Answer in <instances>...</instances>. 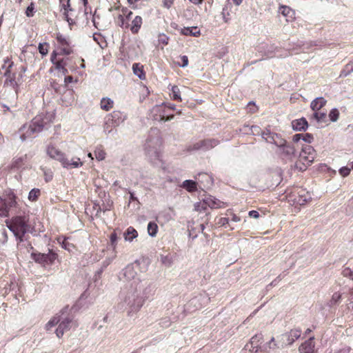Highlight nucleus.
Listing matches in <instances>:
<instances>
[{
  "label": "nucleus",
  "instance_id": "nucleus-22",
  "mask_svg": "<svg viewBox=\"0 0 353 353\" xmlns=\"http://www.w3.org/2000/svg\"><path fill=\"white\" fill-rule=\"evenodd\" d=\"M292 128L296 131L305 130L307 128V121L305 118L296 119L292 122Z\"/></svg>",
  "mask_w": 353,
  "mask_h": 353
},
{
  "label": "nucleus",
  "instance_id": "nucleus-8",
  "mask_svg": "<svg viewBox=\"0 0 353 353\" xmlns=\"http://www.w3.org/2000/svg\"><path fill=\"white\" fill-rule=\"evenodd\" d=\"M121 122H123V119L120 118V112L116 111L113 112L105 117L103 126L104 132L105 133H110L112 130L118 126Z\"/></svg>",
  "mask_w": 353,
  "mask_h": 353
},
{
  "label": "nucleus",
  "instance_id": "nucleus-49",
  "mask_svg": "<svg viewBox=\"0 0 353 353\" xmlns=\"http://www.w3.org/2000/svg\"><path fill=\"white\" fill-rule=\"evenodd\" d=\"M159 42L166 45L168 42V37L164 34H161L159 35Z\"/></svg>",
  "mask_w": 353,
  "mask_h": 353
},
{
  "label": "nucleus",
  "instance_id": "nucleus-11",
  "mask_svg": "<svg viewBox=\"0 0 353 353\" xmlns=\"http://www.w3.org/2000/svg\"><path fill=\"white\" fill-rule=\"evenodd\" d=\"M57 255L55 253L50 252L48 254H39L34 258L35 261L46 265H52L57 259Z\"/></svg>",
  "mask_w": 353,
  "mask_h": 353
},
{
  "label": "nucleus",
  "instance_id": "nucleus-2",
  "mask_svg": "<svg viewBox=\"0 0 353 353\" xmlns=\"http://www.w3.org/2000/svg\"><path fill=\"white\" fill-rule=\"evenodd\" d=\"M48 117L43 114L37 115L30 123L29 125H24L20 130L22 132L20 138L22 141L31 138L40 132L50 122Z\"/></svg>",
  "mask_w": 353,
  "mask_h": 353
},
{
  "label": "nucleus",
  "instance_id": "nucleus-27",
  "mask_svg": "<svg viewBox=\"0 0 353 353\" xmlns=\"http://www.w3.org/2000/svg\"><path fill=\"white\" fill-rule=\"evenodd\" d=\"M114 101L110 98L104 97L101 100V108L105 111H109L113 108Z\"/></svg>",
  "mask_w": 353,
  "mask_h": 353
},
{
  "label": "nucleus",
  "instance_id": "nucleus-59",
  "mask_svg": "<svg viewBox=\"0 0 353 353\" xmlns=\"http://www.w3.org/2000/svg\"><path fill=\"white\" fill-rule=\"evenodd\" d=\"M59 72H61L63 75H65L68 73V70L66 67L63 68Z\"/></svg>",
  "mask_w": 353,
  "mask_h": 353
},
{
  "label": "nucleus",
  "instance_id": "nucleus-51",
  "mask_svg": "<svg viewBox=\"0 0 353 353\" xmlns=\"http://www.w3.org/2000/svg\"><path fill=\"white\" fill-rule=\"evenodd\" d=\"M249 216L250 217L257 219L259 216V213L256 210H251L249 212Z\"/></svg>",
  "mask_w": 353,
  "mask_h": 353
},
{
  "label": "nucleus",
  "instance_id": "nucleus-7",
  "mask_svg": "<svg viewBox=\"0 0 353 353\" xmlns=\"http://www.w3.org/2000/svg\"><path fill=\"white\" fill-rule=\"evenodd\" d=\"M300 147H297L294 142L293 143H288L283 139L282 145L278 147V152L281 156L292 160L297 157V150Z\"/></svg>",
  "mask_w": 353,
  "mask_h": 353
},
{
  "label": "nucleus",
  "instance_id": "nucleus-5",
  "mask_svg": "<svg viewBox=\"0 0 353 353\" xmlns=\"http://www.w3.org/2000/svg\"><path fill=\"white\" fill-rule=\"evenodd\" d=\"M160 145L161 141L158 138L148 140L145 145L146 154L154 165L161 162Z\"/></svg>",
  "mask_w": 353,
  "mask_h": 353
},
{
  "label": "nucleus",
  "instance_id": "nucleus-20",
  "mask_svg": "<svg viewBox=\"0 0 353 353\" xmlns=\"http://www.w3.org/2000/svg\"><path fill=\"white\" fill-rule=\"evenodd\" d=\"M68 310L67 307L63 309L60 313L57 314L54 316L46 324L45 328L47 331L50 330L53 327L59 324L61 320V316H63L65 312Z\"/></svg>",
  "mask_w": 353,
  "mask_h": 353
},
{
  "label": "nucleus",
  "instance_id": "nucleus-26",
  "mask_svg": "<svg viewBox=\"0 0 353 353\" xmlns=\"http://www.w3.org/2000/svg\"><path fill=\"white\" fill-rule=\"evenodd\" d=\"M143 23L142 18L140 16H136L130 25V30L133 34H137L139 31Z\"/></svg>",
  "mask_w": 353,
  "mask_h": 353
},
{
  "label": "nucleus",
  "instance_id": "nucleus-52",
  "mask_svg": "<svg viewBox=\"0 0 353 353\" xmlns=\"http://www.w3.org/2000/svg\"><path fill=\"white\" fill-rule=\"evenodd\" d=\"M173 3L172 0H164L163 6L166 8H170Z\"/></svg>",
  "mask_w": 353,
  "mask_h": 353
},
{
  "label": "nucleus",
  "instance_id": "nucleus-45",
  "mask_svg": "<svg viewBox=\"0 0 353 353\" xmlns=\"http://www.w3.org/2000/svg\"><path fill=\"white\" fill-rule=\"evenodd\" d=\"M341 295L339 292H335L333 294L332 299L330 300V305H333L336 304L339 300L341 299Z\"/></svg>",
  "mask_w": 353,
  "mask_h": 353
},
{
  "label": "nucleus",
  "instance_id": "nucleus-50",
  "mask_svg": "<svg viewBox=\"0 0 353 353\" xmlns=\"http://www.w3.org/2000/svg\"><path fill=\"white\" fill-rule=\"evenodd\" d=\"M62 247L65 249V250H68V251H71L72 249L70 247H72V245H70V243L68 242L67 239H65L63 243H62Z\"/></svg>",
  "mask_w": 353,
  "mask_h": 353
},
{
  "label": "nucleus",
  "instance_id": "nucleus-43",
  "mask_svg": "<svg viewBox=\"0 0 353 353\" xmlns=\"http://www.w3.org/2000/svg\"><path fill=\"white\" fill-rule=\"evenodd\" d=\"M48 43H39V52L43 55V56H45L48 54Z\"/></svg>",
  "mask_w": 353,
  "mask_h": 353
},
{
  "label": "nucleus",
  "instance_id": "nucleus-36",
  "mask_svg": "<svg viewBox=\"0 0 353 353\" xmlns=\"http://www.w3.org/2000/svg\"><path fill=\"white\" fill-rule=\"evenodd\" d=\"M351 72H353V61L347 63L345 68L341 71L340 76L341 77H347Z\"/></svg>",
  "mask_w": 353,
  "mask_h": 353
},
{
  "label": "nucleus",
  "instance_id": "nucleus-24",
  "mask_svg": "<svg viewBox=\"0 0 353 353\" xmlns=\"http://www.w3.org/2000/svg\"><path fill=\"white\" fill-rule=\"evenodd\" d=\"M138 236L137 231L133 227H128L123 232V238L125 241L132 242Z\"/></svg>",
  "mask_w": 353,
  "mask_h": 353
},
{
  "label": "nucleus",
  "instance_id": "nucleus-32",
  "mask_svg": "<svg viewBox=\"0 0 353 353\" xmlns=\"http://www.w3.org/2000/svg\"><path fill=\"white\" fill-rule=\"evenodd\" d=\"M147 230H148V233L149 236H150L152 237H154V236H156L157 232H158V225L154 222H150L148 224Z\"/></svg>",
  "mask_w": 353,
  "mask_h": 353
},
{
  "label": "nucleus",
  "instance_id": "nucleus-30",
  "mask_svg": "<svg viewBox=\"0 0 353 353\" xmlns=\"http://www.w3.org/2000/svg\"><path fill=\"white\" fill-rule=\"evenodd\" d=\"M182 187L190 192L197 190L196 183L192 180H185L183 182Z\"/></svg>",
  "mask_w": 353,
  "mask_h": 353
},
{
  "label": "nucleus",
  "instance_id": "nucleus-61",
  "mask_svg": "<svg viewBox=\"0 0 353 353\" xmlns=\"http://www.w3.org/2000/svg\"><path fill=\"white\" fill-rule=\"evenodd\" d=\"M192 3L194 4H200L202 3L203 0H190Z\"/></svg>",
  "mask_w": 353,
  "mask_h": 353
},
{
  "label": "nucleus",
  "instance_id": "nucleus-62",
  "mask_svg": "<svg viewBox=\"0 0 353 353\" xmlns=\"http://www.w3.org/2000/svg\"><path fill=\"white\" fill-rule=\"evenodd\" d=\"M236 6H239L242 3V0H232Z\"/></svg>",
  "mask_w": 353,
  "mask_h": 353
},
{
  "label": "nucleus",
  "instance_id": "nucleus-1",
  "mask_svg": "<svg viewBox=\"0 0 353 353\" xmlns=\"http://www.w3.org/2000/svg\"><path fill=\"white\" fill-rule=\"evenodd\" d=\"M148 285L141 279L126 286V291L122 297V303L125 305L128 316H133L142 307L145 299L148 297L146 292Z\"/></svg>",
  "mask_w": 353,
  "mask_h": 353
},
{
  "label": "nucleus",
  "instance_id": "nucleus-4",
  "mask_svg": "<svg viewBox=\"0 0 353 353\" xmlns=\"http://www.w3.org/2000/svg\"><path fill=\"white\" fill-rule=\"evenodd\" d=\"M47 153L52 159L59 161L63 168H79L83 165L79 158H73L70 161L65 157L64 153L53 145L48 147Z\"/></svg>",
  "mask_w": 353,
  "mask_h": 353
},
{
  "label": "nucleus",
  "instance_id": "nucleus-33",
  "mask_svg": "<svg viewBox=\"0 0 353 353\" xmlns=\"http://www.w3.org/2000/svg\"><path fill=\"white\" fill-rule=\"evenodd\" d=\"M279 12L283 16L292 18L294 15V11L288 6H282L279 8Z\"/></svg>",
  "mask_w": 353,
  "mask_h": 353
},
{
  "label": "nucleus",
  "instance_id": "nucleus-53",
  "mask_svg": "<svg viewBox=\"0 0 353 353\" xmlns=\"http://www.w3.org/2000/svg\"><path fill=\"white\" fill-rule=\"evenodd\" d=\"M228 218L223 217L220 219L219 223L221 224V225H225V224H228Z\"/></svg>",
  "mask_w": 353,
  "mask_h": 353
},
{
  "label": "nucleus",
  "instance_id": "nucleus-31",
  "mask_svg": "<svg viewBox=\"0 0 353 353\" xmlns=\"http://www.w3.org/2000/svg\"><path fill=\"white\" fill-rule=\"evenodd\" d=\"M132 70L135 75H137L140 79H145V73L143 70V65L139 63H134L132 65Z\"/></svg>",
  "mask_w": 353,
  "mask_h": 353
},
{
  "label": "nucleus",
  "instance_id": "nucleus-6",
  "mask_svg": "<svg viewBox=\"0 0 353 353\" xmlns=\"http://www.w3.org/2000/svg\"><path fill=\"white\" fill-rule=\"evenodd\" d=\"M6 62L5 64H6ZM8 66L6 70L4 75L6 77V83H9L11 86L13 88H17L20 85L23 81V76L26 72V68L23 66H20L17 71L12 73L11 68L12 67L13 63L8 61Z\"/></svg>",
  "mask_w": 353,
  "mask_h": 353
},
{
  "label": "nucleus",
  "instance_id": "nucleus-40",
  "mask_svg": "<svg viewBox=\"0 0 353 353\" xmlns=\"http://www.w3.org/2000/svg\"><path fill=\"white\" fill-rule=\"evenodd\" d=\"M330 120L332 122H336L339 117V112L336 108H333L329 113Z\"/></svg>",
  "mask_w": 353,
  "mask_h": 353
},
{
  "label": "nucleus",
  "instance_id": "nucleus-38",
  "mask_svg": "<svg viewBox=\"0 0 353 353\" xmlns=\"http://www.w3.org/2000/svg\"><path fill=\"white\" fill-rule=\"evenodd\" d=\"M172 98L174 100L181 101V92L178 86L173 85L171 89Z\"/></svg>",
  "mask_w": 353,
  "mask_h": 353
},
{
  "label": "nucleus",
  "instance_id": "nucleus-63",
  "mask_svg": "<svg viewBox=\"0 0 353 353\" xmlns=\"http://www.w3.org/2000/svg\"><path fill=\"white\" fill-rule=\"evenodd\" d=\"M132 14V12L131 11H129L127 14H126V19L127 20H129L130 19V17L131 15Z\"/></svg>",
  "mask_w": 353,
  "mask_h": 353
},
{
  "label": "nucleus",
  "instance_id": "nucleus-12",
  "mask_svg": "<svg viewBox=\"0 0 353 353\" xmlns=\"http://www.w3.org/2000/svg\"><path fill=\"white\" fill-rule=\"evenodd\" d=\"M301 334L299 329H293L289 333L281 335L280 338L285 342V345H290L301 336Z\"/></svg>",
  "mask_w": 353,
  "mask_h": 353
},
{
  "label": "nucleus",
  "instance_id": "nucleus-58",
  "mask_svg": "<svg viewBox=\"0 0 353 353\" xmlns=\"http://www.w3.org/2000/svg\"><path fill=\"white\" fill-rule=\"evenodd\" d=\"M119 19H120L121 21L120 26L123 27L125 25V19L122 15H119Z\"/></svg>",
  "mask_w": 353,
  "mask_h": 353
},
{
  "label": "nucleus",
  "instance_id": "nucleus-13",
  "mask_svg": "<svg viewBox=\"0 0 353 353\" xmlns=\"http://www.w3.org/2000/svg\"><path fill=\"white\" fill-rule=\"evenodd\" d=\"M262 137L270 143L274 144L277 146H281L283 143V139L281 138L277 134L272 133L269 130L264 131L262 133Z\"/></svg>",
  "mask_w": 353,
  "mask_h": 353
},
{
  "label": "nucleus",
  "instance_id": "nucleus-17",
  "mask_svg": "<svg viewBox=\"0 0 353 353\" xmlns=\"http://www.w3.org/2000/svg\"><path fill=\"white\" fill-rule=\"evenodd\" d=\"M123 274L126 280L129 281V283L127 285H129L130 283H133L134 280L140 279L137 276V272L132 265H127L123 269Z\"/></svg>",
  "mask_w": 353,
  "mask_h": 353
},
{
  "label": "nucleus",
  "instance_id": "nucleus-48",
  "mask_svg": "<svg viewBox=\"0 0 353 353\" xmlns=\"http://www.w3.org/2000/svg\"><path fill=\"white\" fill-rule=\"evenodd\" d=\"M180 59L182 61L181 63H179V65L181 68H185L188 65V58L186 55H183L180 57Z\"/></svg>",
  "mask_w": 353,
  "mask_h": 353
},
{
  "label": "nucleus",
  "instance_id": "nucleus-18",
  "mask_svg": "<svg viewBox=\"0 0 353 353\" xmlns=\"http://www.w3.org/2000/svg\"><path fill=\"white\" fill-rule=\"evenodd\" d=\"M57 41L61 46V53L66 55H69L73 52L72 48L70 46L69 41L62 35H58Z\"/></svg>",
  "mask_w": 353,
  "mask_h": 353
},
{
  "label": "nucleus",
  "instance_id": "nucleus-28",
  "mask_svg": "<svg viewBox=\"0 0 353 353\" xmlns=\"http://www.w3.org/2000/svg\"><path fill=\"white\" fill-rule=\"evenodd\" d=\"M263 335L262 334H256L254 336H253L250 341V343L254 345L256 348H257L259 350H261V344L263 341Z\"/></svg>",
  "mask_w": 353,
  "mask_h": 353
},
{
  "label": "nucleus",
  "instance_id": "nucleus-46",
  "mask_svg": "<svg viewBox=\"0 0 353 353\" xmlns=\"http://www.w3.org/2000/svg\"><path fill=\"white\" fill-rule=\"evenodd\" d=\"M244 350L248 353H256L259 351L257 348H256L254 345L248 343L244 347Z\"/></svg>",
  "mask_w": 353,
  "mask_h": 353
},
{
  "label": "nucleus",
  "instance_id": "nucleus-16",
  "mask_svg": "<svg viewBox=\"0 0 353 353\" xmlns=\"http://www.w3.org/2000/svg\"><path fill=\"white\" fill-rule=\"evenodd\" d=\"M59 6L61 8V12H62L63 15L64 16L65 20L68 22L69 25L74 23V20L69 17V12H73V9L72 8L70 3V0H65L64 2L59 5Z\"/></svg>",
  "mask_w": 353,
  "mask_h": 353
},
{
  "label": "nucleus",
  "instance_id": "nucleus-60",
  "mask_svg": "<svg viewBox=\"0 0 353 353\" xmlns=\"http://www.w3.org/2000/svg\"><path fill=\"white\" fill-rule=\"evenodd\" d=\"M130 201H137V199L134 196L133 193L130 192Z\"/></svg>",
  "mask_w": 353,
  "mask_h": 353
},
{
  "label": "nucleus",
  "instance_id": "nucleus-41",
  "mask_svg": "<svg viewBox=\"0 0 353 353\" xmlns=\"http://www.w3.org/2000/svg\"><path fill=\"white\" fill-rule=\"evenodd\" d=\"M55 65V68L60 71L63 68L67 67V60H64L63 59L61 60H57L54 63H53Z\"/></svg>",
  "mask_w": 353,
  "mask_h": 353
},
{
  "label": "nucleus",
  "instance_id": "nucleus-14",
  "mask_svg": "<svg viewBox=\"0 0 353 353\" xmlns=\"http://www.w3.org/2000/svg\"><path fill=\"white\" fill-rule=\"evenodd\" d=\"M219 144V141L214 139H205L194 144V150H210Z\"/></svg>",
  "mask_w": 353,
  "mask_h": 353
},
{
  "label": "nucleus",
  "instance_id": "nucleus-9",
  "mask_svg": "<svg viewBox=\"0 0 353 353\" xmlns=\"http://www.w3.org/2000/svg\"><path fill=\"white\" fill-rule=\"evenodd\" d=\"M72 325V319L69 316H62L61 320L59 323L58 327L55 330V334L58 338H61L63 336L65 332L70 330Z\"/></svg>",
  "mask_w": 353,
  "mask_h": 353
},
{
  "label": "nucleus",
  "instance_id": "nucleus-47",
  "mask_svg": "<svg viewBox=\"0 0 353 353\" xmlns=\"http://www.w3.org/2000/svg\"><path fill=\"white\" fill-rule=\"evenodd\" d=\"M350 171H351V168H347V167H343V168L339 169V174L342 176L345 177V176H347L350 174Z\"/></svg>",
  "mask_w": 353,
  "mask_h": 353
},
{
  "label": "nucleus",
  "instance_id": "nucleus-23",
  "mask_svg": "<svg viewBox=\"0 0 353 353\" xmlns=\"http://www.w3.org/2000/svg\"><path fill=\"white\" fill-rule=\"evenodd\" d=\"M326 103L327 101L323 97H317L311 102L310 108L313 111L316 112L321 109Z\"/></svg>",
  "mask_w": 353,
  "mask_h": 353
},
{
  "label": "nucleus",
  "instance_id": "nucleus-35",
  "mask_svg": "<svg viewBox=\"0 0 353 353\" xmlns=\"http://www.w3.org/2000/svg\"><path fill=\"white\" fill-rule=\"evenodd\" d=\"M111 245L112 246L113 251L114 252V255L112 259H114L117 256L116 254V248H117V242L118 239L117 234L115 232H112L110 236Z\"/></svg>",
  "mask_w": 353,
  "mask_h": 353
},
{
  "label": "nucleus",
  "instance_id": "nucleus-64",
  "mask_svg": "<svg viewBox=\"0 0 353 353\" xmlns=\"http://www.w3.org/2000/svg\"><path fill=\"white\" fill-rule=\"evenodd\" d=\"M65 94V96L69 95V96H70L71 97H72V91H70H70H68V92H66Z\"/></svg>",
  "mask_w": 353,
  "mask_h": 353
},
{
  "label": "nucleus",
  "instance_id": "nucleus-37",
  "mask_svg": "<svg viewBox=\"0 0 353 353\" xmlns=\"http://www.w3.org/2000/svg\"><path fill=\"white\" fill-rule=\"evenodd\" d=\"M95 158L98 161H102L105 158V152L101 148H97L94 152Z\"/></svg>",
  "mask_w": 353,
  "mask_h": 353
},
{
  "label": "nucleus",
  "instance_id": "nucleus-15",
  "mask_svg": "<svg viewBox=\"0 0 353 353\" xmlns=\"http://www.w3.org/2000/svg\"><path fill=\"white\" fill-rule=\"evenodd\" d=\"M285 342L283 341H276L274 337H272L270 341L261 347V352H268V350H276L283 348L285 345Z\"/></svg>",
  "mask_w": 353,
  "mask_h": 353
},
{
  "label": "nucleus",
  "instance_id": "nucleus-57",
  "mask_svg": "<svg viewBox=\"0 0 353 353\" xmlns=\"http://www.w3.org/2000/svg\"><path fill=\"white\" fill-rule=\"evenodd\" d=\"M240 218L237 216L236 214H232V221L234 222H239L240 221Z\"/></svg>",
  "mask_w": 353,
  "mask_h": 353
},
{
  "label": "nucleus",
  "instance_id": "nucleus-55",
  "mask_svg": "<svg viewBox=\"0 0 353 353\" xmlns=\"http://www.w3.org/2000/svg\"><path fill=\"white\" fill-rule=\"evenodd\" d=\"M72 81H73V78H72V76H68V77H66L65 78V79H64V82H65L66 84H68V83H69L72 82Z\"/></svg>",
  "mask_w": 353,
  "mask_h": 353
},
{
  "label": "nucleus",
  "instance_id": "nucleus-25",
  "mask_svg": "<svg viewBox=\"0 0 353 353\" xmlns=\"http://www.w3.org/2000/svg\"><path fill=\"white\" fill-rule=\"evenodd\" d=\"M221 203L219 200L212 197H206L205 199H203V204L210 207V208H219L221 207Z\"/></svg>",
  "mask_w": 353,
  "mask_h": 353
},
{
  "label": "nucleus",
  "instance_id": "nucleus-56",
  "mask_svg": "<svg viewBox=\"0 0 353 353\" xmlns=\"http://www.w3.org/2000/svg\"><path fill=\"white\" fill-rule=\"evenodd\" d=\"M173 118H174V115H171L170 117H168L167 118H165V117L163 116L161 118V120L164 121H170V120L172 119Z\"/></svg>",
  "mask_w": 353,
  "mask_h": 353
},
{
  "label": "nucleus",
  "instance_id": "nucleus-21",
  "mask_svg": "<svg viewBox=\"0 0 353 353\" xmlns=\"http://www.w3.org/2000/svg\"><path fill=\"white\" fill-rule=\"evenodd\" d=\"M314 337H310L307 341L299 347L300 353H314Z\"/></svg>",
  "mask_w": 353,
  "mask_h": 353
},
{
  "label": "nucleus",
  "instance_id": "nucleus-19",
  "mask_svg": "<svg viewBox=\"0 0 353 353\" xmlns=\"http://www.w3.org/2000/svg\"><path fill=\"white\" fill-rule=\"evenodd\" d=\"M314 139L313 136L311 134L307 133V134H296L292 137V141L296 144L297 147H300V145H302L300 143V141H303L305 143L308 144L310 143Z\"/></svg>",
  "mask_w": 353,
  "mask_h": 353
},
{
  "label": "nucleus",
  "instance_id": "nucleus-44",
  "mask_svg": "<svg viewBox=\"0 0 353 353\" xmlns=\"http://www.w3.org/2000/svg\"><path fill=\"white\" fill-rule=\"evenodd\" d=\"M34 3L32 2L27 8L26 14L28 17H32L34 13Z\"/></svg>",
  "mask_w": 353,
  "mask_h": 353
},
{
  "label": "nucleus",
  "instance_id": "nucleus-54",
  "mask_svg": "<svg viewBox=\"0 0 353 353\" xmlns=\"http://www.w3.org/2000/svg\"><path fill=\"white\" fill-rule=\"evenodd\" d=\"M57 53L56 52H53L51 54V57H50V60L52 61V63H54L57 60Z\"/></svg>",
  "mask_w": 353,
  "mask_h": 353
},
{
  "label": "nucleus",
  "instance_id": "nucleus-34",
  "mask_svg": "<svg viewBox=\"0 0 353 353\" xmlns=\"http://www.w3.org/2000/svg\"><path fill=\"white\" fill-rule=\"evenodd\" d=\"M313 117L318 123H325L326 122L327 114L325 112H319L316 111L314 112Z\"/></svg>",
  "mask_w": 353,
  "mask_h": 353
},
{
  "label": "nucleus",
  "instance_id": "nucleus-42",
  "mask_svg": "<svg viewBox=\"0 0 353 353\" xmlns=\"http://www.w3.org/2000/svg\"><path fill=\"white\" fill-rule=\"evenodd\" d=\"M40 194V190L39 189H32L28 194V199L30 201H35L38 198Z\"/></svg>",
  "mask_w": 353,
  "mask_h": 353
},
{
  "label": "nucleus",
  "instance_id": "nucleus-39",
  "mask_svg": "<svg viewBox=\"0 0 353 353\" xmlns=\"http://www.w3.org/2000/svg\"><path fill=\"white\" fill-rule=\"evenodd\" d=\"M8 214V206L4 200L0 197V216H6Z\"/></svg>",
  "mask_w": 353,
  "mask_h": 353
},
{
  "label": "nucleus",
  "instance_id": "nucleus-10",
  "mask_svg": "<svg viewBox=\"0 0 353 353\" xmlns=\"http://www.w3.org/2000/svg\"><path fill=\"white\" fill-rule=\"evenodd\" d=\"M301 151L299 153L301 159L305 160L308 163H312L314 159V150L309 144L300 145Z\"/></svg>",
  "mask_w": 353,
  "mask_h": 353
},
{
  "label": "nucleus",
  "instance_id": "nucleus-29",
  "mask_svg": "<svg viewBox=\"0 0 353 353\" xmlns=\"http://www.w3.org/2000/svg\"><path fill=\"white\" fill-rule=\"evenodd\" d=\"M232 10V5L230 3L227 2L222 9L221 15L225 22L230 20V12Z\"/></svg>",
  "mask_w": 353,
  "mask_h": 353
},
{
  "label": "nucleus",
  "instance_id": "nucleus-3",
  "mask_svg": "<svg viewBox=\"0 0 353 353\" xmlns=\"http://www.w3.org/2000/svg\"><path fill=\"white\" fill-rule=\"evenodd\" d=\"M6 225L20 241H22V238L26 233L32 231V227L29 223V216L26 215L13 217L11 220L6 221Z\"/></svg>",
  "mask_w": 353,
  "mask_h": 353
}]
</instances>
